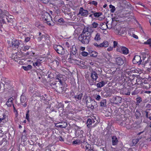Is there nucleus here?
Here are the masks:
<instances>
[{
  "instance_id": "4c0bfd02",
  "label": "nucleus",
  "mask_w": 151,
  "mask_h": 151,
  "mask_svg": "<svg viewBox=\"0 0 151 151\" xmlns=\"http://www.w3.org/2000/svg\"><path fill=\"white\" fill-rule=\"evenodd\" d=\"M1 16H0L1 18L5 16V15H7L8 14V13L6 11L4 10L3 11V13H1Z\"/></svg>"
},
{
  "instance_id": "7ed1b4c3",
  "label": "nucleus",
  "mask_w": 151,
  "mask_h": 151,
  "mask_svg": "<svg viewBox=\"0 0 151 151\" xmlns=\"http://www.w3.org/2000/svg\"><path fill=\"white\" fill-rule=\"evenodd\" d=\"M94 31V30L92 27L90 26H88L84 28L81 34L91 35L92 33Z\"/></svg>"
},
{
  "instance_id": "20e7f679",
  "label": "nucleus",
  "mask_w": 151,
  "mask_h": 151,
  "mask_svg": "<svg viewBox=\"0 0 151 151\" xmlns=\"http://www.w3.org/2000/svg\"><path fill=\"white\" fill-rule=\"evenodd\" d=\"M53 48L57 52L61 55H64L65 53V49L61 46L58 45H55Z\"/></svg>"
},
{
  "instance_id": "4468645a",
  "label": "nucleus",
  "mask_w": 151,
  "mask_h": 151,
  "mask_svg": "<svg viewBox=\"0 0 151 151\" xmlns=\"http://www.w3.org/2000/svg\"><path fill=\"white\" fill-rule=\"evenodd\" d=\"M85 144L86 151H94L93 148L91 147L90 144H88L87 142L85 143Z\"/></svg>"
},
{
  "instance_id": "39448f33",
  "label": "nucleus",
  "mask_w": 151,
  "mask_h": 151,
  "mask_svg": "<svg viewBox=\"0 0 151 151\" xmlns=\"http://www.w3.org/2000/svg\"><path fill=\"white\" fill-rule=\"evenodd\" d=\"M122 99L121 97L116 96L113 97L111 99V101L114 104H117L121 103Z\"/></svg>"
},
{
  "instance_id": "0e129e2a",
  "label": "nucleus",
  "mask_w": 151,
  "mask_h": 151,
  "mask_svg": "<svg viewBox=\"0 0 151 151\" xmlns=\"http://www.w3.org/2000/svg\"><path fill=\"white\" fill-rule=\"evenodd\" d=\"M93 45L98 48H100V44L98 45L97 43H94Z\"/></svg>"
},
{
  "instance_id": "2f4dec72",
  "label": "nucleus",
  "mask_w": 151,
  "mask_h": 151,
  "mask_svg": "<svg viewBox=\"0 0 151 151\" xmlns=\"http://www.w3.org/2000/svg\"><path fill=\"white\" fill-rule=\"evenodd\" d=\"M136 84L138 85H141L142 86V80L139 78H137L135 79Z\"/></svg>"
},
{
  "instance_id": "49530a36",
  "label": "nucleus",
  "mask_w": 151,
  "mask_h": 151,
  "mask_svg": "<svg viewBox=\"0 0 151 151\" xmlns=\"http://www.w3.org/2000/svg\"><path fill=\"white\" fill-rule=\"evenodd\" d=\"M64 88L63 87L59 88L58 89V92L60 93H62L63 92V89Z\"/></svg>"
},
{
  "instance_id": "8fccbe9b",
  "label": "nucleus",
  "mask_w": 151,
  "mask_h": 151,
  "mask_svg": "<svg viewBox=\"0 0 151 151\" xmlns=\"http://www.w3.org/2000/svg\"><path fill=\"white\" fill-rule=\"evenodd\" d=\"M135 114L137 116V117H138L141 115V114L139 111L137 110L135 113Z\"/></svg>"
},
{
  "instance_id": "473e14b6",
  "label": "nucleus",
  "mask_w": 151,
  "mask_h": 151,
  "mask_svg": "<svg viewBox=\"0 0 151 151\" xmlns=\"http://www.w3.org/2000/svg\"><path fill=\"white\" fill-rule=\"evenodd\" d=\"M35 25L37 27L39 28H41L42 27V26L41 24L38 21H37L35 23Z\"/></svg>"
},
{
  "instance_id": "0eeeda50",
  "label": "nucleus",
  "mask_w": 151,
  "mask_h": 151,
  "mask_svg": "<svg viewBox=\"0 0 151 151\" xmlns=\"http://www.w3.org/2000/svg\"><path fill=\"white\" fill-rule=\"evenodd\" d=\"M88 12L87 10L84 9L81 7H80L78 13L77 14L78 15L80 14L81 16L87 17L88 15Z\"/></svg>"
},
{
  "instance_id": "5701e85b",
  "label": "nucleus",
  "mask_w": 151,
  "mask_h": 151,
  "mask_svg": "<svg viewBox=\"0 0 151 151\" xmlns=\"http://www.w3.org/2000/svg\"><path fill=\"white\" fill-rule=\"evenodd\" d=\"M56 78L59 81L60 83L62 84L63 83L62 81V80L63 79V76L61 74L57 75L56 76Z\"/></svg>"
},
{
  "instance_id": "412c9836",
  "label": "nucleus",
  "mask_w": 151,
  "mask_h": 151,
  "mask_svg": "<svg viewBox=\"0 0 151 151\" xmlns=\"http://www.w3.org/2000/svg\"><path fill=\"white\" fill-rule=\"evenodd\" d=\"M121 47V51L123 54L127 55L128 53L129 50L127 48L123 46Z\"/></svg>"
},
{
  "instance_id": "09e8293b",
  "label": "nucleus",
  "mask_w": 151,
  "mask_h": 151,
  "mask_svg": "<svg viewBox=\"0 0 151 151\" xmlns=\"http://www.w3.org/2000/svg\"><path fill=\"white\" fill-rule=\"evenodd\" d=\"M30 47V46L28 45H26L24 47V49L23 50L26 51V50H28Z\"/></svg>"
},
{
  "instance_id": "f8f14e48",
  "label": "nucleus",
  "mask_w": 151,
  "mask_h": 151,
  "mask_svg": "<svg viewBox=\"0 0 151 151\" xmlns=\"http://www.w3.org/2000/svg\"><path fill=\"white\" fill-rule=\"evenodd\" d=\"M151 85L150 84L147 82H143L142 84V87L144 89H148L150 87Z\"/></svg>"
},
{
  "instance_id": "dca6fc26",
  "label": "nucleus",
  "mask_w": 151,
  "mask_h": 151,
  "mask_svg": "<svg viewBox=\"0 0 151 151\" xmlns=\"http://www.w3.org/2000/svg\"><path fill=\"white\" fill-rule=\"evenodd\" d=\"M91 77L93 81H96L98 78L97 74L95 71H92L91 72Z\"/></svg>"
},
{
  "instance_id": "052dcab7",
  "label": "nucleus",
  "mask_w": 151,
  "mask_h": 151,
  "mask_svg": "<svg viewBox=\"0 0 151 151\" xmlns=\"http://www.w3.org/2000/svg\"><path fill=\"white\" fill-rule=\"evenodd\" d=\"M151 58H148V59L147 60V61H145V63H148L149 61H151ZM150 65H151V62H150Z\"/></svg>"
},
{
  "instance_id": "680f3d73",
  "label": "nucleus",
  "mask_w": 151,
  "mask_h": 151,
  "mask_svg": "<svg viewBox=\"0 0 151 151\" xmlns=\"http://www.w3.org/2000/svg\"><path fill=\"white\" fill-rule=\"evenodd\" d=\"M113 43H114V45H113L114 47H116V46L117 45V44H118L117 42L116 41H114L113 42Z\"/></svg>"
},
{
  "instance_id": "3c124183",
  "label": "nucleus",
  "mask_w": 151,
  "mask_h": 151,
  "mask_svg": "<svg viewBox=\"0 0 151 151\" xmlns=\"http://www.w3.org/2000/svg\"><path fill=\"white\" fill-rule=\"evenodd\" d=\"M95 98L97 100L99 101L101 99V98L100 95H97L95 97Z\"/></svg>"
},
{
  "instance_id": "f257e3e1",
  "label": "nucleus",
  "mask_w": 151,
  "mask_h": 151,
  "mask_svg": "<svg viewBox=\"0 0 151 151\" xmlns=\"http://www.w3.org/2000/svg\"><path fill=\"white\" fill-rule=\"evenodd\" d=\"M87 99L86 104L88 108L93 110L98 106L97 102L94 100L91 99V98L90 97L88 98Z\"/></svg>"
},
{
  "instance_id": "603ef678",
  "label": "nucleus",
  "mask_w": 151,
  "mask_h": 151,
  "mask_svg": "<svg viewBox=\"0 0 151 151\" xmlns=\"http://www.w3.org/2000/svg\"><path fill=\"white\" fill-rule=\"evenodd\" d=\"M146 107L148 109H151V105L150 104H146Z\"/></svg>"
},
{
  "instance_id": "b1692460",
  "label": "nucleus",
  "mask_w": 151,
  "mask_h": 151,
  "mask_svg": "<svg viewBox=\"0 0 151 151\" xmlns=\"http://www.w3.org/2000/svg\"><path fill=\"white\" fill-rule=\"evenodd\" d=\"M41 60L40 59H37V61L33 63V65L35 67L36 66H39L41 65Z\"/></svg>"
},
{
  "instance_id": "bf43d9fd",
  "label": "nucleus",
  "mask_w": 151,
  "mask_h": 151,
  "mask_svg": "<svg viewBox=\"0 0 151 151\" xmlns=\"http://www.w3.org/2000/svg\"><path fill=\"white\" fill-rule=\"evenodd\" d=\"M135 72V70H131L130 72H129V73L130 74V73L131 74H130V75H132V76H134V74H132L133 73H134Z\"/></svg>"
},
{
  "instance_id": "ddd939ff",
  "label": "nucleus",
  "mask_w": 151,
  "mask_h": 151,
  "mask_svg": "<svg viewBox=\"0 0 151 151\" xmlns=\"http://www.w3.org/2000/svg\"><path fill=\"white\" fill-rule=\"evenodd\" d=\"M13 99L12 97L8 99L6 104L7 105L8 107H11L12 105L13 106Z\"/></svg>"
},
{
  "instance_id": "6e6d98bb",
  "label": "nucleus",
  "mask_w": 151,
  "mask_h": 151,
  "mask_svg": "<svg viewBox=\"0 0 151 151\" xmlns=\"http://www.w3.org/2000/svg\"><path fill=\"white\" fill-rule=\"evenodd\" d=\"M64 123L65 124V125L64 126H63L62 125H60L59 126V127L61 128H65L67 126V123Z\"/></svg>"
},
{
  "instance_id": "f3484780",
  "label": "nucleus",
  "mask_w": 151,
  "mask_h": 151,
  "mask_svg": "<svg viewBox=\"0 0 151 151\" xmlns=\"http://www.w3.org/2000/svg\"><path fill=\"white\" fill-rule=\"evenodd\" d=\"M50 15L47 12H45L42 15L41 17L42 20L44 22L48 17V16Z\"/></svg>"
},
{
  "instance_id": "cd10ccee",
  "label": "nucleus",
  "mask_w": 151,
  "mask_h": 151,
  "mask_svg": "<svg viewBox=\"0 0 151 151\" xmlns=\"http://www.w3.org/2000/svg\"><path fill=\"white\" fill-rule=\"evenodd\" d=\"M22 68L25 70H28L31 69L32 66L31 65H28L27 66H22Z\"/></svg>"
},
{
  "instance_id": "a18cd8bd",
  "label": "nucleus",
  "mask_w": 151,
  "mask_h": 151,
  "mask_svg": "<svg viewBox=\"0 0 151 151\" xmlns=\"http://www.w3.org/2000/svg\"><path fill=\"white\" fill-rule=\"evenodd\" d=\"M92 25L93 28H96L98 27L99 24L96 22H94L92 24Z\"/></svg>"
},
{
  "instance_id": "393cba45",
  "label": "nucleus",
  "mask_w": 151,
  "mask_h": 151,
  "mask_svg": "<svg viewBox=\"0 0 151 151\" xmlns=\"http://www.w3.org/2000/svg\"><path fill=\"white\" fill-rule=\"evenodd\" d=\"M94 39L95 40L98 41L101 39L100 35L99 33H96L94 37Z\"/></svg>"
},
{
  "instance_id": "338daca9",
  "label": "nucleus",
  "mask_w": 151,
  "mask_h": 151,
  "mask_svg": "<svg viewBox=\"0 0 151 151\" xmlns=\"http://www.w3.org/2000/svg\"><path fill=\"white\" fill-rule=\"evenodd\" d=\"M40 99L41 100H45V98L44 96H40Z\"/></svg>"
},
{
  "instance_id": "ea45409f",
  "label": "nucleus",
  "mask_w": 151,
  "mask_h": 151,
  "mask_svg": "<svg viewBox=\"0 0 151 151\" xmlns=\"http://www.w3.org/2000/svg\"><path fill=\"white\" fill-rule=\"evenodd\" d=\"M140 139L141 138H137L136 139H133L132 140L133 145H136L139 142Z\"/></svg>"
},
{
  "instance_id": "6ab92c4d",
  "label": "nucleus",
  "mask_w": 151,
  "mask_h": 151,
  "mask_svg": "<svg viewBox=\"0 0 151 151\" xmlns=\"http://www.w3.org/2000/svg\"><path fill=\"white\" fill-rule=\"evenodd\" d=\"M83 95V93H78L77 95L74 96V97L77 101L80 100L82 97Z\"/></svg>"
},
{
  "instance_id": "423d86ee",
  "label": "nucleus",
  "mask_w": 151,
  "mask_h": 151,
  "mask_svg": "<svg viewBox=\"0 0 151 151\" xmlns=\"http://www.w3.org/2000/svg\"><path fill=\"white\" fill-rule=\"evenodd\" d=\"M142 61L141 57L139 55H135L134 57L132 60V62L134 64H138V65H140Z\"/></svg>"
},
{
  "instance_id": "e2e57ef3",
  "label": "nucleus",
  "mask_w": 151,
  "mask_h": 151,
  "mask_svg": "<svg viewBox=\"0 0 151 151\" xmlns=\"http://www.w3.org/2000/svg\"><path fill=\"white\" fill-rule=\"evenodd\" d=\"M30 38L29 37H27L25 38V41L26 42H28L30 40Z\"/></svg>"
},
{
  "instance_id": "a19ab883",
  "label": "nucleus",
  "mask_w": 151,
  "mask_h": 151,
  "mask_svg": "<svg viewBox=\"0 0 151 151\" xmlns=\"http://www.w3.org/2000/svg\"><path fill=\"white\" fill-rule=\"evenodd\" d=\"M64 4V2L63 1H60L58 2V4L56 5L57 7L58 8L60 7L61 6Z\"/></svg>"
},
{
  "instance_id": "a878e982",
  "label": "nucleus",
  "mask_w": 151,
  "mask_h": 151,
  "mask_svg": "<svg viewBox=\"0 0 151 151\" xmlns=\"http://www.w3.org/2000/svg\"><path fill=\"white\" fill-rule=\"evenodd\" d=\"M102 24L101 26V27H100L101 29L103 30H106L107 29V28H108V25L107 24H106L104 23H102ZM111 28V27L109 28V29H110Z\"/></svg>"
},
{
  "instance_id": "c9c22d12",
  "label": "nucleus",
  "mask_w": 151,
  "mask_h": 151,
  "mask_svg": "<svg viewBox=\"0 0 151 151\" xmlns=\"http://www.w3.org/2000/svg\"><path fill=\"white\" fill-rule=\"evenodd\" d=\"M136 101L137 105H138L142 101L141 98L140 97H137L136 99Z\"/></svg>"
},
{
  "instance_id": "bb28decb",
  "label": "nucleus",
  "mask_w": 151,
  "mask_h": 151,
  "mask_svg": "<svg viewBox=\"0 0 151 151\" xmlns=\"http://www.w3.org/2000/svg\"><path fill=\"white\" fill-rule=\"evenodd\" d=\"M82 142V141L80 139H77L73 142V144H80Z\"/></svg>"
},
{
  "instance_id": "f704fd0d",
  "label": "nucleus",
  "mask_w": 151,
  "mask_h": 151,
  "mask_svg": "<svg viewBox=\"0 0 151 151\" xmlns=\"http://www.w3.org/2000/svg\"><path fill=\"white\" fill-rule=\"evenodd\" d=\"M92 123V120L90 119H88L87 121V125L88 127H89Z\"/></svg>"
},
{
  "instance_id": "1a4fd4ad",
  "label": "nucleus",
  "mask_w": 151,
  "mask_h": 151,
  "mask_svg": "<svg viewBox=\"0 0 151 151\" xmlns=\"http://www.w3.org/2000/svg\"><path fill=\"white\" fill-rule=\"evenodd\" d=\"M44 22L46 23L50 26H52L54 24V22L52 20L51 16H48V18Z\"/></svg>"
},
{
  "instance_id": "13d9d810",
  "label": "nucleus",
  "mask_w": 151,
  "mask_h": 151,
  "mask_svg": "<svg viewBox=\"0 0 151 151\" xmlns=\"http://www.w3.org/2000/svg\"><path fill=\"white\" fill-rule=\"evenodd\" d=\"M41 1L44 4H47V3L49 1V0H41Z\"/></svg>"
},
{
  "instance_id": "aec40b11",
  "label": "nucleus",
  "mask_w": 151,
  "mask_h": 151,
  "mask_svg": "<svg viewBox=\"0 0 151 151\" xmlns=\"http://www.w3.org/2000/svg\"><path fill=\"white\" fill-rule=\"evenodd\" d=\"M7 16V15H5L1 18L2 19V22L3 23H6L7 22H10V20L9 19V18Z\"/></svg>"
},
{
  "instance_id": "58836bf2",
  "label": "nucleus",
  "mask_w": 151,
  "mask_h": 151,
  "mask_svg": "<svg viewBox=\"0 0 151 151\" xmlns=\"http://www.w3.org/2000/svg\"><path fill=\"white\" fill-rule=\"evenodd\" d=\"M102 14V13L101 12H97L93 14L94 16L95 17H99Z\"/></svg>"
},
{
  "instance_id": "9b49d317",
  "label": "nucleus",
  "mask_w": 151,
  "mask_h": 151,
  "mask_svg": "<svg viewBox=\"0 0 151 151\" xmlns=\"http://www.w3.org/2000/svg\"><path fill=\"white\" fill-rule=\"evenodd\" d=\"M12 46L13 47L17 48L19 46L20 43L19 41L17 40H13L12 42Z\"/></svg>"
},
{
  "instance_id": "de8ad7c7",
  "label": "nucleus",
  "mask_w": 151,
  "mask_h": 151,
  "mask_svg": "<svg viewBox=\"0 0 151 151\" xmlns=\"http://www.w3.org/2000/svg\"><path fill=\"white\" fill-rule=\"evenodd\" d=\"M81 55L83 56L86 57L88 55V53L87 52L84 51L81 52Z\"/></svg>"
},
{
  "instance_id": "a211bd4d",
  "label": "nucleus",
  "mask_w": 151,
  "mask_h": 151,
  "mask_svg": "<svg viewBox=\"0 0 151 151\" xmlns=\"http://www.w3.org/2000/svg\"><path fill=\"white\" fill-rule=\"evenodd\" d=\"M112 142L113 145H116L118 143V139L116 136H113L112 137Z\"/></svg>"
},
{
  "instance_id": "69168bd1",
  "label": "nucleus",
  "mask_w": 151,
  "mask_h": 151,
  "mask_svg": "<svg viewBox=\"0 0 151 151\" xmlns=\"http://www.w3.org/2000/svg\"><path fill=\"white\" fill-rule=\"evenodd\" d=\"M59 139L60 141H64V139L62 137L60 136L59 137Z\"/></svg>"
},
{
  "instance_id": "6e6552de",
  "label": "nucleus",
  "mask_w": 151,
  "mask_h": 151,
  "mask_svg": "<svg viewBox=\"0 0 151 151\" xmlns=\"http://www.w3.org/2000/svg\"><path fill=\"white\" fill-rule=\"evenodd\" d=\"M130 91L131 90L129 88L124 87L121 89V92L123 94L129 95L130 94Z\"/></svg>"
},
{
  "instance_id": "9d476101",
  "label": "nucleus",
  "mask_w": 151,
  "mask_h": 151,
  "mask_svg": "<svg viewBox=\"0 0 151 151\" xmlns=\"http://www.w3.org/2000/svg\"><path fill=\"white\" fill-rule=\"evenodd\" d=\"M20 100L22 103H24V104H22V105L24 107H26L27 106L26 102H25L26 100V96L24 95L23 93L22 94L21 96Z\"/></svg>"
},
{
  "instance_id": "e433bc0d",
  "label": "nucleus",
  "mask_w": 151,
  "mask_h": 151,
  "mask_svg": "<svg viewBox=\"0 0 151 151\" xmlns=\"http://www.w3.org/2000/svg\"><path fill=\"white\" fill-rule=\"evenodd\" d=\"M109 8L111 9L110 11L111 12L114 13L115 10V8L114 6L110 4L109 6Z\"/></svg>"
},
{
  "instance_id": "37998d69",
  "label": "nucleus",
  "mask_w": 151,
  "mask_h": 151,
  "mask_svg": "<svg viewBox=\"0 0 151 151\" xmlns=\"http://www.w3.org/2000/svg\"><path fill=\"white\" fill-rule=\"evenodd\" d=\"M29 110H28L27 112V113L26 115V119L28 121H29Z\"/></svg>"
},
{
  "instance_id": "c85d7f7f",
  "label": "nucleus",
  "mask_w": 151,
  "mask_h": 151,
  "mask_svg": "<svg viewBox=\"0 0 151 151\" xmlns=\"http://www.w3.org/2000/svg\"><path fill=\"white\" fill-rule=\"evenodd\" d=\"M100 106H101L105 107L106 106V101L105 99H104L100 102Z\"/></svg>"
},
{
  "instance_id": "774afa93",
  "label": "nucleus",
  "mask_w": 151,
  "mask_h": 151,
  "mask_svg": "<svg viewBox=\"0 0 151 151\" xmlns=\"http://www.w3.org/2000/svg\"><path fill=\"white\" fill-rule=\"evenodd\" d=\"M113 49L112 47H109L107 49V50L109 51H111Z\"/></svg>"
},
{
  "instance_id": "f03ea898",
  "label": "nucleus",
  "mask_w": 151,
  "mask_h": 151,
  "mask_svg": "<svg viewBox=\"0 0 151 151\" xmlns=\"http://www.w3.org/2000/svg\"><path fill=\"white\" fill-rule=\"evenodd\" d=\"M91 35L81 34L79 37V40L84 44H88L91 40Z\"/></svg>"
},
{
  "instance_id": "72a5a7b5",
  "label": "nucleus",
  "mask_w": 151,
  "mask_h": 151,
  "mask_svg": "<svg viewBox=\"0 0 151 151\" xmlns=\"http://www.w3.org/2000/svg\"><path fill=\"white\" fill-rule=\"evenodd\" d=\"M98 53L95 51H92L90 54V55L91 56L95 57L97 56Z\"/></svg>"
},
{
  "instance_id": "c756f323",
  "label": "nucleus",
  "mask_w": 151,
  "mask_h": 151,
  "mask_svg": "<svg viewBox=\"0 0 151 151\" xmlns=\"http://www.w3.org/2000/svg\"><path fill=\"white\" fill-rule=\"evenodd\" d=\"M105 83L104 81H102L97 84L96 86L98 88H101L104 86Z\"/></svg>"
},
{
  "instance_id": "7c9ffc66",
  "label": "nucleus",
  "mask_w": 151,
  "mask_h": 151,
  "mask_svg": "<svg viewBox=\"0 0 151 151\" xmlns=\"http://www.w3.org/2000/svg\"><path fill=\"white\" fill-rule=\"evenodd\" d=\"M77 50L75 46H73L72 47L71 52L73 55H75L76 53Z\"/></svg>"
},
{
  "instance_id": "c03bdc74",
  "label": "nucleus",
  "mask_w": 151,
  "mask_h": 151,
  "mask_svg": "<svg viewBox=\"0 0 151 151\" xmlns=\"http://www.w3.org/2000/svg\"><path fill=\"white\" fill-rule=\"evenodd\" d=\"M145 44L149 45L151 47V39H148L146 42H144Z\"/></svg>"
},
{
  "instance_id": "79ce46f5",
  "label": "nucleus",
  "mask_w": 151,
  "mask_h": 151,
  "mask_svg": "<svg viewBox=\"0 0 151 151\" xmlns=\"http://www.w3.org/2000/svg\"><path fill=\"white\" fill-rule=\"evenodd\" d=\"M130 82L131 83L132 86H133L134 85L136 84L135 79V78H133L132 80H131L130 81Z\"/></svg>"
},
{
  "instance_id": "4d7b16f0",
  "label": "nucleus",
  "mask_w": 151,
  "mask_h": 151,
  "mask_svg": "<svg viewBox=\"0 0 151 151\" xmlns=\"http://www.w3.org/2000/svg\"><path fill=\"white\" fill-rule=\"evenodd\" d=\"M58 21L60 23H63L64 22V21L63 18H61L58 20Z\"/></svg>"
},
{
  "instance_id": "4be33fe9",
  "label": "nucleus",
  "mask_w": 151,
  "mask_h": 151,
  "mask_svg": "<svg viewBox=\"0 0 151 151\" xmlns=\"http://www.w3.org/2000/svg\"><path fill=\"white\" fill-rule=\"evenodd\" d=\"M109 43L106 41H104L102 43L100 44V48L104 47H108Z\"/></svg>"
},
{
  "instance_id": "864d4df0",
  "label": "nucleus",
  "mask_w": 151,
  "mask_h": 151,
  "mask_svg": "<svg viewBox=\"0 0 151 151\" xmlns=\"http://www.w3.org/2000/svg\"><path fill=\"white\" fill-rule=\"evenodd\" d=\"M90 4H92L94 5L95 6H96L97 4V2L96 1H93L91 2H90Z\"/></svg>"
},
{
  "instance_id": "5fc2aeb1",
  "label": "nucleus",
  "mask_w": 151,
  "mask_h": 151,
  "mask_svg": "<svg viewBox=\"0 0 151 151\" xmlns=\"http://www.w3.org/2000/svg\"><path fill=\"white\" fill-rule=\"evenodd\" d=\"M13 111L14 113H15L16 114H18V112L17 110H16L15 107H14V105L13 106Z\"/></svg>"
},
{
  "instance_id": "2eb2a0df",
  "label": "nucleus",
  "mask_w": 151,
  "mask_h": 151,
  "mask_svg": "<svg viewBox=\"0 0 151 151\" xmlns=\"http://www.w3.org/2000/svg\"><path fill=\"white\" fill-rule=\"evenodd\" d=\"M116 64L118 65H121L124 63V60L120 57L116 58Z\"/></svg>"
}]
</instances>
